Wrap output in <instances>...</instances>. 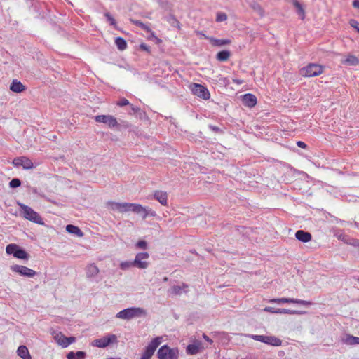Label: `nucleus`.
Instances as JSON below:
<instances>
[{
    "label": "nucleus",
    "instance_id": "nucleus-17",
    "mask_svg": "<svg viewBox=\"0 0 359 359\" xmlns=\"http://www.w3.org/2000/svg\"><path fill=\"white\" fill-rule=\"evenodd\" d=\"M243 103L246 107H253L257 104V98L252 94H250V93L245 94L243 97Z\"/></svg>",
    "mask_w": 359,
    "mask_h": 359
},
{
    "label": "nucleus",
    "instance_id": "nucleus-44",
    "mask_svg": "<svg viewBox=\"0 0 359 359\" xmlns=\"http://www.w3.org/2000/svg\"><path fill=\"white\" fill-rule=\"evenodd\" d=\"M350 25L355 28L358 32H359V22H358L355 20H350Z\"/></svg>",
    "mask_w": 359,
    "mask_h": 359
},
{
    "label": "nucleus",
    "instance_id": "nucleus-5",
    "mask_svg": "<svg viewBox=\"0 0 359 359\" xmlns=\"http://www.w3.org/2000/svg\"><path fill=\"white\" fill-rule=\"evenodd\" d=\"M301 72L304 76H316L322 74L323 67L317 64L311 63L302 68Z\"/></svg>",
    "mask_w": 359,
    "mask_h": 359
},
{
    "label": "nucleus",
    "instance_id": "nucleus-41",
    "mask_svg": "<svg viewBox=\"0 0 359 359\" xmlns=\"http://www.w3.org/2000/svg\"><path fill=\"white\" fill-rule=\"evenodd\" d=\"M249 337L255 341H258L264 343V340H265L264 335L250 334V335H249Z\"/></svg>",
    "mask_w": 359,
    "mask_h": 359
},
{
    "label": "nucleus",
    "instance_id": "nucleus-34",
    "mask_svg": "<svg viewBox=\"0 0 359 359\" xmlns=\"http://www.w3.org/2000/svg\"><path fill=\"white\" fill-rule=\"evenodd\" d=\"M277 314H299L301 313L298 311L290 310L286 309H276Z\"/></svg>",
    "mask_w": 359,
    "mask_h": 359
},
{
    "label": "nucleus",
    "instance_id": "nucleus-53",
    "mask_svg": "<svg viewBox=\"0 0 359 359\" xmlns=\"http://www.w3.org/2000/svg\"><path fill=\"white\" fill-rule=\"evenodd\" d=\"M203 339L207 341L208 342H209L210 344H212V340L211 339H210L206 334H203Z\"/></svg>",
    "mask_w": 359,
    "mask_h": 359
},
{
    "label": "nucleus",
    "instance_id": "nucleus-52",
    "mask_svg": "<svg viewBox=\"0 0 359 359\" xmlns=\"http://www.w3.org/2000/svg\"><path fill=\"white\" fill-rule=\"evenodd\" d=\"M351 245L356 248L359 247V240H356V239L353 240Z\"/></svg>",
    "mask_w": 359,
    "mask_h": 359
},
{
    "label": "nucleus",
    "instance_id": "nucleus-12",
    "mask_svg": "<svg viewBox=\"0 0 359 359\" xmlns=\"http://www.w3.org/2000/svg\"><path fill=\"white\" fill-rule=\"evenodd\" d=\"M191 90L195 95L204 100H208L210 97L208 89L201 84L194 83Z\"/></svg>",
    "mask_w": 359,
    "mask_h": 359
},
{
    "label": "nucleus",
    "instance_id": "nucleus-31",
    "mask_svg": "<svg viewBox=\"0 0 359 359\" xmlns=\"http://www.w3.org/2000/svg\"><path fill=\"white\" fill-rule=\"evenodd\" d=\"M231 55V53L228 50H222V51H219L217 54V59L219 60V61H221V62H224V61H226L229 60V57Z\"/></svg>",
    "mask_w": 359,
    "mask_h": 359
},
{
    "label": "nucleus",
    "instance_id": "nucleus-27",
    "mask_svg": "<svg viewBox=\"0 0 359 359\" xmlns=\"http://www.w3.org/2000/svg\"><path fill=\"white\" fill-rule=\"evenodd\" d=\"M86 353L84 351H79L76 353L70 351L67 355V359H85Z\"/></svg>",
    "mask_w": 359,
    "mask_h": 359
},
{
    "label": "nucleus",
    "instance_id": "nucleus-50",
    "mask_svg": "<svg viewBox=\"0 0 359 359\" xmlns=\"http://www.w3.org/2000/svg\"><path fill=\"white\" fill-rule=\"evenodd\" d=\"M130 108H131V110L135 114V113H137L139 111H140V108L137 107H135L134 105L133 104H130Z\"/></svg>",
    "mask_w": 359,
    "mask_h": 359
},
{
    "label": "nucleus",
    "instance_id": "nucleus-29",
    "mask_svg": "<svg viewBox=\"0 0 359 359\" xmlns=\"http://www.w3.org/2000/svg\"><path fill=\"white\" fill-rule=\"evenodd\" d=\"M292 3L294 6L297 8L298 15L300 16L302 20H304L305 18V12L303 6L297 0H293Z\"/></svg>",
    "mask_w": 359,
    "mask_h": 359
},
{
    "label": "nucleus",
    "instance_id": "nucleus-36",
    "mask_svg": "<svg viewBox=\"0 0 359 359\" xmlns=\"http://www.w3.org/2000/svg\"><path fill=\"white\" fill-rule=\"evenodd\" d=\"M132 22H133L134 25H135L137 27H140L141 29L147 31V32H151V29L149 28V27L147 25H145L142 22H141L140 20H132Z\"/></svg>",
    "mask_w": 359,
    "mask_h": 359
},
{
    "label": "nucleus",
    "instance_id": "nucleus-20",
    "mask_svg": "<svg viewBox=\"0 0 359 359\" xmlns=\"http://www.w3.org/2000/svg\"><path fill=\"white\" fill-rule=\"evenodd\" d=\"M187 287L188 286L186 284H182V286L173 285L168 290V293L170 294H172V295H180V294H182V292H187V290H185V288H187Z\"/></svg>",
    "mask_w": 359,
    "mask_h": 359
},
{
    "label": "nucleus",
    "instance_id": "nucleus-22",
    "mask_svg": "<svg viewBox=\"0 0 359 359\" xmlns=\"http://www.w3.org/2000/svg\"><path fill=\"white\" fill-rule=\"evenodd\" d=\"M10 89L15 93H21L25 90V87L20 81L13 80L10 86Z\"/></svg>",
    "mask_w": 359,
    "mask_h": 359
},
{
    "label": "nucleus",
    "instance_id": "nucleus-6",
    "mask_svg": "<svg viewBox=\"0 0 359 359\" xmlns=\"http://www.w3.org/2000/svg\"><path fill=\"white\" fill-rule=\"evenodd\" d=\"M107 205L110 210L123 213L129 211L133 212L134 203L108 202Z\"/></svg>",
    "mask_w": 359,
    "mask_h": 359
},
{
    "label": "nucleus",
    "instance_id": "nucleus-45",
    "mask_svg": "<svg viewBox=\"0 0 359 359\" xmlns=\"http://www.w3.org/2000/svg\"><path fill=\"white\" fill-rule=\"evenodd\" d=\"M137 247L139 248H141V249H146L147 248V243L145 241H139L137 244H136Z\"/></svg>",
    "mask_w": 359,
    "mask_h": 359
},
{
    "label": "nucleus",
    "instance_id": "nucleus-38",
    "mask_svg": "<svg viewBox=\"0 0 359 359\" xmlns=\"http://www.w3.org/2000/svg\"><path fill=\"white\" fill-rule=\"evenodd\" d=\"M162 342V337H157L154 338L149 344V345L151 346L154 349H156L157 347L161 344Z\"/></svg>",
    "mask_w": 359,
    "mask_h": 359
},
{
    "label": "nucleus",
    "instance_id": "nucleus-24",
    "mask_svg": "<svg viewBox=\"0 0 359 359\" xmlns=\"http://www.w3.org/2000/svg\"><path fill=\"white\" fill-rule=\"evenodd\" d=\"M66 231L71 234L77 236L78 237H81L83 235L82 231L78 226L72 224L67 225Z\"/></svg>",
    "mask_w": 359,
    "mask_h": 359
},
{
    "label": "nucleus",
    "instance_id": "nucleus-19",
    "mask_svg": "<svg viewBox=\"0 0 359 359\" xmlns=\"http://www.w3.org/2000/svg\"><path fill=\"white\" fill-rule=\"evenodd\" d=\"M295 237L297 240L303 242L307 243L311 240V234L309 232L304 231L303 230H298L295 233Z\"/></svg>",
    "mask_w": 359,
    "mask_h": 359
},
{
    "label": "nucleus",
    "instance_id": "nucleus-57",
    "mask_svg": "<svg viewBox=\"0 0 359 359\" xmlns=\"http://www.w3.org/2000/svg\"><path fill=\"white\" fill-rule=\"evenodd\" d=\"M236 83H241V81H236Z\"/></svg>",
    "mask_w": 359,
    "mask_h": 359
},
{
    "label": "nucleus",
    "instance_id": "nucleus-40",
    "mask_svg": "<svg viewBox=\"0 0 359 359\" xmlns=\"http://www.w3.org/2000/svg\"><path fill=\"white\" fill-rule=\"evenodd\" d=\"M227 19V15L224 13H217V17H216V21L217 22H223L225 21Z\"/></svg>",
    "mask_w": 359,
    "mask_h": 359
},
{
    "label": "nucleus",
    "instance_id": "nucleus-2",
    "mask_svg": "<svg viewBox=\"0 0 359 359\" xmlns=\"http://www.w3.org/2000/svg\"><path fill=\"white\" fill-rule=\"evenodd\" d=\"M18 205L20 208L21 215L23 217L34 223L43 224V221L41 217L32 208L20 202H18Z\"/></svg>",
    "mask_w": 359,
    "mask_h": 359
},
{
    "label": "nucleus",
    "instance_id": "nucleus-42",
    "mask_svg": "<svg viewBox=\"0 0 359 359\" xmlns=\"http://www.w3.org/2000/svg\"><path fill=\"white\" fill-rule=\"evenodd\" d=\"M104 16L106 17L107 21L110 23V25H114V26L116 25L115 19L112 17V15L109 13H105Z\"/></svg>",
    "mask_w": 359,
    "mask_h": 359
},
{
    "label": "nucleus",
    "instance_id": "nucleus-21",
    "mask_svg": "<svg viewBox=\"0 0 359 359\" xmlns=\"http://www.w3.org/2000/svg\"><path fill=\"white\" fill-rule=\"evenodd\" d=\"M99 269L95 264H89L86 268L87 278H94L99 273Z\"/></svg>",
    "mask_w": 359,
    "mask_h": 359
},
{
    "label": "nucleus",
    "instance_id": "nucleus-39",
    "mask_svg": "<svg viewBox=\"0 0 359 359\" xmlns=\"http://www.w3.org/2000/svg\"><path fill=\"white\" fill-rule=\"evenodd\" d=\"M21 185V181L18 178H14L9 182V186L11 188H17Z\"/></svg>",
    "mask_w": 359,
    "mask_h": 359
},
{
    "label": "nucleus",
    "instance_id": "nucleus-1",
    "mask_svg": "<svg viewBox=\"0 0 359 359\" xmlns=\"http://www.w3.org/2000/svg\"><path fill=\"white\" fill-rule=\"evenodd\" d=\"M147 311L142 308L140 307H130L125 309L116 313L117 318L123 320H130L134 318L145 316Z\"/></svg>",
    "mask_w": 359,
    "mask_h": 359
},
{
    "label": "nucleus",
    "instance_id": "nucleus-13",
    "mask_svg": "<svg viewBox=\"0 0 359 359\" xmlns=\"http://www.w3.org/2000/svg\"><path fill=\"white\" fill-rule=\"evenodd\" d=\"M270 303H277V304H284V303H295L304 306H309L311 304V302L302 300L298 299L293 298H277V299H271L269 300Z\"/></svg>",
    "mask_w": 359,
    "mask_h": 359
},
{
    "label": "nucleus",
    "instance_id": "nucleus-58",
    "mask_svg": "<svg viewBox=\"0 0 359 359\" xmlns=\"http://www.w3.org/2000/svg\"><path fill=\"white\" fill-rule=\"evenodd\" d=\"M167 280H168V278H164V280H165V281H167Z\"/></svg>",
    "mask_w": 359,
    "mask_h": 359
},
{
    "label": "nucleus",
    "instance_id": "nucleus-23",
    "mask_svg": "<svg viewBox=\"0 0 359 359\" xmlns=\"http://www.w3.org/2000/svg\"><path fill=\"white\" fill-rule=\"evenodd\" d=\"M18 355L22 359H31L32 357L28 351V348L25 346H20L17 350Z\"/></svg>",
    "mask_w": 359,
    "mask_h": 359
},
{
    "label": "nucleus",
    "instance_id": "nucleus-33",
    "mask_svg": "<svg viewBox=\"0 0 359 359\" xmlns=\"http://www.w3.org/2000/svg\"><path fill=\"white\" fill-rule=\"evenodd\" d=\"M343 63L348 65L355 66L359 64V60L354 55H349Z\"/></svg>",
    "mask_w": 359,
    "mask_h": 359
},
{
    "label": "nucleus",
    "instance_id": "nucleus-35",
    "mask_svg": "<svg viewBox=\"0 0 359 359\" xmlns=\"http://www.w3.org/2000/svg\"><path fill=\"white\" fill-rule=\"evenodd\" d=\"M131 267H135L133 261H125L120 264V268L123 271L128 270Z\"/></svg>",
    "mask_w": 359,
    "mask_h": 359
},
{
    "label": "nucleus",
    "instance_id": "nucleus-55",
    "mask_svg": "<svg viewBox=\"0 0 359 359\" xmlns=\"http://www.w3.org/2000/svg\"><path fill=\"white\" fill-rule=\"evenodd\" d=\"M140 48H141V49H142V50H147V51H148V50H149V48H148V46H147L146 44H144V43H142V44L140 45Z\"/></svg>",
    "mask_w": 359,
    "mask_h": 359
},
{
    "label": "nucleus",
    "instance_id": "nucleus-8",
    "mask_svg": "<svg viewBox=\"0 0 359 359\" xmlns=\"http://www.w3.org/2000/svg\"><path fill=\"white\" fill-rule=\"evenodd\" d=\"M149 257V255L147 252L137 253L133 260L134 266L140 269H147L149 265V262L147 261Z\"/></svg>",
    "mask_w": 359,
    "mask_h": 359
},
{
    "label": "nucleus",
    "instance_id": "nucleus-7",
    "mask_svg": "<svg viewBox=\"0 0 359 359\" xmlns=\"http://www.w3.org/2000/svg\"><path fill=\"white\" fill-rule=\"evenodd\" d=\"M97 123H102L110 128H115L118 126V120L112 115H97L94 117Z\"/></svg>",
    "mask_w": 359,
    "mask_h": 359
},
{
    "label": "nucleus",
    "instance_id": "nucleus-4",
    "mask_svg": "<svg viewBox=\"0 0 359 359\" xmlns=\"http://www.w3.org/2000/svg\"><path fill=\"white\" fill-rule=\"evenodd\" d=\"M157 355L159 359H177L178 350L170 348L167 345H164L158 349Z\"/></svg>",
    "mask_w": 359,
    "mask_h": 359
},
{
    "label": "nucleus",
    "instance_id": "nucleus-10",
    "mask_svg": "<svg viewBox=\"0 0 359 359\" xmlns=\"http://www.w3.org/2000/svg\"><path fill=\"white\" fill-rule=\"evenodd\" d=\"M116 341V337L114 334L104 337L100 339H95L92 341L91 345L99 348H105L110 344Z\"/></svg>",
    "mask_w": 359,
    "mask_h": 359
},
{
    "label": "nucleus",
    "instance_id": "nucleus-32",
    "mask_svg": "<svg viewBox=\"0 0 359 359\" xmlns=\"http://www.w3.org/2000/svg\"><path fill=\"white\" fill-rule=\"evenodd\" d=\"M115 43L120 50H124L127 48V43L122 37H117L115 39Z\"/></svg>",
    "mask_w": 359,
    "mask_h": 359
},
{
    "label": "nucleus",
    "instance_id": "nucleus-26",
    "mask_svg": "<svg viewBox=\"0 0 359 359\" xmlns=\"http://www.w3.org/2000/svg\"><path fill=\"white\" fill-rule=\"evenodd\" d=\"M343 343L347 345H358L359 344V337L352 335H347L342 340Z\"/></svg>",
    "mask_w": 359,
    "mask_h": 359
},
{
    "label": "nucleus",
    "instance_id": "nucleus-43",
    "mask_svg": "<svg viewBox=\"0 0 359 359\" xmlns=\"http://www.w3.org/2000/svg\"><path fill=\"white\" fill-rule=\"evenodd\" d=\"M129 104V101L126 98H122L117 102V105H118L119 107H123Z\"/></svg>",
    "mask_w": 359,
    "mask_h": 359
},
{
    "label": "nucleus",
    "instance_id": "nucleus-3",
    "mask_svg": "<svg viewBox=\"0 0 359 359\" xmlns=\"http://www.w3.org/2000/svg\"><path fill=\"white\" fill-rule=\"evenodd\" d=\"M6 252L8 255H13L18 259L27 260L29 258V254L16 244L8 245L6 248Z\"/></svg>",
    "mask_w": 359,
    "mask_h": 359
},
{
    "label": "nucleus",
    "instance_id": "nucleus-16",
    "mask_svg": "<svg viewBox=\"0 0 359 359\" xmlns=\"http://www.w3.org/2000/svg\"><path fill=\"white\" fill-rule=\"evenodd\" d=\"M203 348L202 342L196 340L194 344H189L187 346L186 352L189 355H196Z\"/></svg>",
    "mask_w": 359,
    "mask_h": 359
},
{
    "label": "nucleus",
    "instance_id": "nucleus-18",
    "mask_svg": "<svg viewBox=\"0 0 359 359\" xmlns=\"http://www.w3.org/2000/svg\"><path fill=\"white\" fill-rule=\"evenodd\" d=\"M154 198L157 200L161 205H166L168 201V194L165 191H155Z\"/></svg>",
    "mask_w": 359,
    "mask_h": 359
},
{
    "label": "nucleus",
    "instance_id": "nucleus-49",
    "mask_svg": "<svg viewBox=\"0 0 359 359\" xmlns=\"http://www.w3.org/2000/svg\"><path fill=\"white\" fill-rule=\"evenodd\" d=\"M297 145L299 147L302 148V149H305L306 147V144L304 142H302V141H298L297 142Z\"/></svg>",
    "mask_w": 359,
    "mask_h": 359
},
{
    "label": "nucleus",
    "instance_id": "nucleus-56",
    "mask_svg": "<svg viewBox=\"0 0 359 359\" xmlns=\"http://www.w3.org/2000/svg\"><path fill=\"white\" fill-rule=\"evenodd\" d=\"M172 19L173 20V21L177 24V25L178 27H180V22L178 20H177L175 18H172Z\"/></svg>",
    "mask_w": 359,
    "mask_h": 359
},
{
    "label": "nucleus",
    "instance_id": "nucleus-28",
    "mask_svg": "<svg viewBox=\"0 0 359 359\" xmlns=\"http://www.w3.org/2000/svg\"><path fill=\"white\" fill-rule=\"evenodd\" d=\"M54 339L56 341V342L62 348H67L65 340V339H67V337H65L61 332L56 333L54 336Z\"/></svg>",
    "mask_w": 359,
    "mask_h": 359
},
{
    "label": "nucleus",
    "instance_id": "nucleus-47",
    "mask_svg": "<svg viewBox=\"0 0 359 359\" xmlns=\"http://www.w3.org/2000/svg\"><path fill=\"white\" fill-rule=\"evenodd\" d=\"M276 309H275V308L271 307V306H266V307L264 308V311H265L266 312L271 313H276Z\"/></svg>",
    "mask_w": 359,
    "mask_h": 359
},
{
    "label": "nucleus",
    "instance_id": "nucleus-46",
    "mask_svg": "<svg viewBox=\"0 0 359 359\" xmlns=\"http://www.w3.org/2000/svg\"><path fill=\"white\" fill-rule=\"evenodd\" d=\"M65 340H66V344H67V347L71 344L76 341V338L74 337H67V339H65Z\"/></svg>",
    "mask_w": 359,
    "mask_h": 359
},
{
    "label": "nucleus",
    "instance_id": "nucleus-54",
    "mask_svg": "<svg viewBox=\"0 0 359 359\" xmlns=\"http://www.w3.org/2000/svg\"><path fill=\"white\" fill-rule=\"evenodd\" d=\"M353 7L359 8V0H354L353 2Z\"/></svg>",
    "mask_w": 359,
    "mask_h": 359
},
{
    "label": "nucleus",
    "instance_id": "nucleus-11",
    "mask_svg": "<svg viewBox=\"0 0 359 359\" xmlns=\"http://www.w3.org/2000/svg\"><path fill=\"white\" fill-rule=\"evenodd\" d=\"M133 212L140 215L143 219L147 218L148 216H156V212L151 208L143 207L140 204L137 203H134Z\"/></svg>",
    "mask_w": 359,
    "mask_h": 359
},
{
    "label": "nucleus",
    "instance_id": "nucleus-25",
    "mask_svg": "<svg viewBox=\"0 0 359 359\" xmlns=\"http://www.w3.org/2000/svg\"><path fill=\"white\" fill-rule=\"evenodd\" d=\"M264 343L274 346H280L282 341L280 339L273 336H265Z\"/></svg>",
    "mask_w": 359,
    "mask_h": 359
},
{
    "label": "nucleus",
    "instance_id": "nucleus-15",
    "mask_svg": "<svg viewBox=\"0 0 359 359\" xmlns=\"http://www.w3.org/2000/svg\"><path fill=\"white\" fill-rule=\"evenodd\" d=\"M197 34L202 35L204 38L208 39L210 41V42L211 43V44L214 46L220 47V46H224L231 43V40H229V39H215L213 37H209V36H207L205 34H202L200 32H197Z\"/></svg>",
    "mask_w": 359,
    "mask_h": 359
},
{
    "label": "nucleus",
    "instance_id": "nucleus-14",
    "mask_svg": "<svg viewBox=\"0 0 359 359\" xmlns=\"http://www.w3.org/2000/svg\"><path fill=\"white\" fill-rule=\"evenodd\" d=\"M13 164L15 167L22 166L25 170L32 169L34 167L32 161L25 156L15 158L13 160Z\"/></svg>",
    "mask_w": 359,
    "mask_h": 359
},
{
    "label": "nucleus",
    "instance_id": "nucleus-51",
    "mask_svg": "<svg viewBox=\"0 0 359 359\" xmlns=\"http://www.w3.org/2000/svg\"><path fill=\"white\" fill-rule=\"evenodd\" d=\"M254 9L257 10V11L259 12V14H260L261 15H262V14H263V11H262V9L261 8V7H260L259 5H256V6H254Z\"/></svg>",
    "mask_w": 359,
    "mask_h": 359
},
{
    "label": "nucleus",
    "instance_id": "nucleus-37",
    "mask_svg": "<svg viewBox=\"0 0 359 359\" xmlns=\"http://www.w3.org/2000/svg\"><path fill=\"white\" fill-rule=\"evenodd\" d=\"M130 126V124L128 121L121 120L120 122L118 121V126L115 127L118 130L122 129H127Z\"/></svg>",
    "mask_w": 359,
    "mask_h": 359
},
{
    "label": "nucleus",
    "instance_id": "nucleus-30",
    "mask_svg": "<svg viewBox=\"0 0 359 359\" xmlns=\"http://www.w3.org/2000/svg\"><path fill=\"white\" fill-rule=\"evenodd\" d=\"M155 351V349L148 344L140 359H150L154 355Z\"/></svg>",
    "mask_w": 359,
    "mask_h": 359
},
{
    "label": "nucleus",
    "instance_id": "nucleus-48",
    "mask_svg": "<svg viewBox=\"0 0 359 359\" xmlns=\"http://www.w3.org/2000/svg\"><path fill=\"white\" fill-rule=\"evenodd\" d=\"M209 128L215 133H222V130L216 126L210 125Z\"/></svg>",
    "mask_w": 359,
    "mask_h": 359
},
{
    "label": "nucleus",
    "instance_id": "nucleus-9",
    "mask_svg": "<svg viewBox=\"0 0 359 359\" xmlns=\"http://www.w3.org/2000/svg\"><path fill=\"white\" fill-rule=\"evenodd\" d=\"M11 269L15 273H19L22 276L32 278L34 277L36 272L27 266L22 265H13L11 266Z\"/></svg>",
    "mask_w": 359,
    "mask_h": 359
}]
</instances>
